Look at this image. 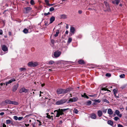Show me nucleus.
Wrapping results in <instances>:
<instances>
[{
	"instance_id": "nucleus-43",
	"label": "nucleus",
	"mask_w": 127,
	"mask_h": 127,
	"mask_svg": "<svg viewBox=\"0 0 127 127\" xmlns=\"http://www.w3.org/2000/svg\"><path fill=\"white\" fill-rule=\"evenodd\" d=\"M119 118L118 117H115L114 118V119L116 121H117L119 119Z\"/></svg>"
},
{
	"instance_id": "nucleus-3",
	"label": "nucleus",
	"mask_w": 127,
	"mask_h": 127,
	"mask_svg": "<svg viewBox=\"0 0 127 127\" xmlns=\"http://www.w3.org/2000/svg\"><path fill=\"white\" fill-rule=\"evenodd\" d=\"M57 112L56 115V117H58L60 115H62L64 114L63 112L60 109H59L58 110H55L54 111V112Z\"/></svg>"
},
{
	"instance_id": "nucleus-14",
	"label": "nucleus",
	"mask_w": 127,
	"mask_h": 127,
	"mask_svg": "<svg viewBox=\"0 0 127 127\" xmlns=\"http://www.w3.org/2000/svg\"><path fill=\"white\" fill-rule=\"evenodd\" d=\"M60 18L61 19H65L66 18V16L65 15H61L60 16Z\"/></svg>"
},
{
	"instance_id": "nucleus-32",
	"label": "nucleus",
	"mask_w": 127,
	"mask_h": 127,
	"mask_svg": "<svg viewBox=\"0 0 127 127\" xmlns=\"http://www.w3.org/2000/svg\"><path fill=\"white\" fill-rule=\"evenodd\" d=\"M19 70L21 71H24L26 70V68L23 67L21 68H19Z\"/></svg>"
},
{
	"instance_id": "nucleus-34",
	"label": "nucleus",
	"mask_w": 127,
	"mask_h": 127,
	"mask_svg": "<svg viewBox=\"0 0 127 127\" xmlns=\"http://www.w3.org/2000/svg\"><path fill=\"white\" fill-rule=\"evenodd\" d=\"M59 31L58 30L56 32V34H55L54 35V36L55 37H56L57 36H58V34L59 33Z\"/></svg>"
},
{
	"instance_id": "nucleus-61",
	"label": "nucleus",
	"mask_w": 127,
	"mask_h": 127,
	"mask_svg": "<svg viewBox=\"0 0 127 127\" xmlns=\"http://www.w3.org/2000/svg\"><path fill=\"white\" fill-rule=\"evenodd\" d=\"M95 95H90V96L91 97H94L95 96Z\"/></svg>"
},
{
	"instance_id": "nucleus-21",
	"label": "nucleus",
	"mask_w": 127,
	"mask_h": 127,
	"mask_svg": "<svg viewBox=\"0 0 127 127\" xmlns=\"http://www.w3.org/2000/svg\"><path fill=\"white\" fill-rule=\"evenodd\" d=\"M108 113L109 115H112L113 114V112L111 109H109L108 110Z\"/></svg>"
},
{
	"instance_id": "nucleus-51",
	"label": "nucleus",
	"mask_w": 127,
	"mask_h": 127,
	"mask_svg": "<svg viewBox=\"0 0 127 127\" xmlns=\"http://www.w3.org/2000/svg\"><path fill=\"white\" fill-rule=\"evenodd\" d=\"M104 101L108 103H109V101L108 100H107L106 99H104Z\"/></svg>"
},
{
	"instance_id": "nucleus-46",
	"label": "nucleus",
	"mask_w": 127,
	"mask_h": 127,
	"mask_svg": "<svg viewBox=\"0 0 127 127\" xmlns=\"http://www.w3.org/2000/svg\"><path fill=\"white\" fill-rule=\"evenodd\" d=\"M50 14V13L49 12H48L47 13H44V16H47V15H48L49 14Z\"/></svg>"
},
{
	"instance_id": "nucleus-40",
	"label": "nucleus",
	"mask_w": 127,
	"mask_h": 127,
	"mask_svg": "<svg viewBox=\"0 0 127 127\" xmlns=\"http://www.w3.org/2000/svg\"><path fill=\"white\" fill-rule=\"evenodd\" d=\"M31 4L32 5H33L34 4V2L33 0H31L30 1Z\"/></svg>"
},
{
	"instance_id": "nucleus-56",
	"label": "nucleus",
	"mask_w": 127,
	"mask_h": 127,
	"mask_svg": "<svg viewBox=\"0 0 127 127\" xmlns=\"http://www.w3.org/2000/svg\"><path fill=\"white\" fill-rule=\"evenodd\" d=\"M78 13L79 14H81L82 13V11L81 10H79L78 11Z\"/></svg>"
},
{
	"instance_id": "nucleus-25",
	"label": "nucleus",
	"mask_w": 127,
	"mask_h": 127,
	"mask_svg": "<svg viewBox=\"0 0 127 127\" xmlns=\"http://www.w3.org/2000/svg\"><path fill=\"white\" fill-rule=\"evenodd\" d=\"M11 104H13L14 105H18V103L17 102L12 101Z\"/></svg>"
},
{
	"instance_id": "nucleus-35",
	"label": "nucleus",
	"mask_w": 127,
	"mask_h": 127,
	"mask_svg": "<svg viewBox=\"0 0 127 127\" xmlns=\"http://www.w3.org/2000/svg\"><path fill=\"white\" fill-rule=\"evenodd\" d=\"M125 75L124 74H121L120 75V77L121 78H125Z\"/></svg>"
},
{
	"instance_id": "nucleus-22",
	"label": "nucleus",
	"mask_w": 127,
	"mask_h": 127,
	"mask_svg": "<svg viewBox=\"0 0 127 127\" xmlns=\"http://www.w3.org/2000/svg\"><path fill=\"white\" fill-rule=\"evenodd\" d=\"M11 101L9 99H6L5 101V102L8 104H11Z\"/></svg>"
},
{
	"instance_id": "nucleus-8",
	"label": "nucleus",
	"mask_w": 127,
	"mask_h": 127,
	"mask_svg": "<svg viewBox=\"0 0 127 127\" xmlns=\"http://www.w3.org/2000/svg\"><path fill=\"white\" fill-rule=\"evenodd\" d=\"M1 48L2 50L4 52H5L8 51V48L5 45H2L1 46Z\"/></svg>"
},
{
	"instance_id": "nucleus-42",
	"label": "nucleus",
	"mask_w": 127,
	"mask_h": 127,
	"mask_svg": "<svg viewBox=\"0 0 127 127\" xmlns=\"http://www.w3.org/2000/svg\"><path fill=\"white\" fill-rule=\"evenodd\" d=\"M74 112L76 114H77L78 112V110L76 109H74Z\"/></svg>"
},
{
	"instance_id": "nucleus-57",
	"label": "nucleus",
	"mask_w": 127,
	"mask_h": 127,
	"mask_svg": "<svg viewBox=\"0 0 127 127\" xmlns=\"http://www.w3.org/2000/svg\"><path fill=\"white\" fill-rule=\"evenodd\" d=\"M119 109L122 110V111H123V110H124V108L123 107H121V108L120 107L119 108Z\"/></svg>"
},
{
	"instance_id": "nucleus-60",
	"label": "nucleus",
	"mask_w": 127,
	"mask_h": 127,
	"mask_svg": "<svg viewBox=\"0 0 127 127\" xmlns=\"http://www.w3.org/2000/svg\"><path fill=\"white\" fill-rule=\"evenodd\" d=\"M51 42L52 43H53V44H54V40H51Z\"/></svg>"
},
{
	"instance_id": "nucleus-59",
	"label": "nucleus",
	"mask_w": 127,
	"mask_h": 127,
	"mask_svg": "<svg viewBox=\"0 0 127 127\" xmlns=\"http://www.w3.org/2000/svg\"><path fill=\"white\" fill-rule=\"evenodd\" d=\"M54 5V4H49L48 5L49 6H53V5Z\"/></svg>"
},
{
	"instance_id": "nucleus-48",
	"label": "nucleus",
	"mask_w": 127,
	"mask_h": 127,
	"mask_svg": "<svg viewBox=\"0 0 127 127\" xmlns=\"http://www.w3.org/2000/svg\"><path fill=\"white\" fill-rule=\"evenodd\" d=\"M23 118V117H19L18 118V119L19 120H21Z\"/></svg>"
},
{
	"instance_id": "nucleus-33",
	"label": "nucleus",
	"mask_w": 127,
	"mask_h": 127,
	"mask_svg": "<svg viewBox=\"0 0 127 127\" xmlns=\"http://www.w3.org/2000/svg\"><path fill=\"white\" fill-rule=\"evenodd\" d=\"M72 40V39L71 37H68L67 42L69 43H70Z\"/></svg>"
},
{
	"instance_id": "nucleus-23",
	"label": "nucleus",
	"mask_w": 127,
	"mask_h": 127,
	"mask_svg": "<svg viewBox=\"0 0 127 127\" xmlns=\"http://www.w3.org/2000/svg\"><path fill=\"white\" fill-rule=\"evenodd\" d=\"M78 63L80 64H84L85 62L84 61L82 60H80L78 61Z\"/></svg>"
},
{
	"instance_id": "nucleus-20",
	"label": "nucleus",
	"mask_w": 127,
	"mask_h": 127,
	"mask_svg": "<svg viewBox=\"0 0 127 127\" xmlns=\"http://www.w3.org/2000/svg\"><path fill=\"white\" fill-rule=\"evenodd\" d=\"M107 122L108 124L109 125L111 126H113V122L111 120L108 121Z\"/></svg>"
},
{
	"instance_id": "nucleus-24",
	"label": "nucleus",
	"mask_w": 127,
	"mask_h": 127,
	"mask_svg": "<svg viewBox=\"0 0 127 127\" xmlns=\"http://www.w3.org/2000/svg\"><path fill=\"white\" fill-rule=\"evenodd\" d=\"M11 123H12V121L9 120H7L6 121V123L7 124H9Z\"/></svg>"
},
{
	"instance_id": "nucleus-44",
	"label": "nucleus",
	"mask_w": 127,
	"mask_h": 127,
	"mask_svg": "<svg viewBox=\"0 0 127 127\" xmlns=\"http://www.w3.org/2000/svg\"><path fill=\"white\" fill-rule=\"evenodd\" d=\"M14 119L15 120H17L18 119V118L16 116H14L13 117Z\"/></svg>"
},
{
	"instance_id": "nucleus-26",
	"label": "nucleus",
	"mask_w": 127,
	"mask_h": 127,
	"mask_svg": "<svg viewBox=\"0 0 127 127\" xmlns=\"http://www.w3.org/2000/svg\"><path fill=\"white\" fill-rule=\"evenodd\" d=\"M106 7L107 9L106 10H104V11H107L109 12V11H111V9L110 8H109V6H106Z\"/></svg>"
},
{
	"instance_id": "nucleus-17",
	"label": "nucleus",
	"mask_w": 127,
	"mask_h": 127,
	"mask_svg": "<svg viewBox=\"0 0 127 127\" xmlns=\"http://www.w3.org/2000/svg\"><path fill=\"white\" fill-rule=\"evenodd\" d=\"M112 3L113 4H116L118 5L120 2L119 0H113L112 1Z\"/></svg>"
},
{
	"instance_id": "nucleus-12",
	"label": "nucleus",
	"mask_w": 127,
	"mask_h": 127,
	"mask_svg": "<svg viewBox=\"0 0 127 127\" xmlns=\"http://www.w3.org/2000/svg\"><path fill=\"white\" fill-rule=\"evenodd\" d=\"M57 93L58 94H63V89H58L57 90Z\"/></svg>"
},
{
	"instance_id": "nucleus-16",
	"label": "nucleus",
	"mask_w": 127,
	"mask_h": 127,
	"mask_svg": "<svg viewBox=\"0 0 127 127\" xmlns=\"http://www.w3.org/2000/svg\"><path fill=\"white\" fill-rule=\"evenodd\" d=\"M97 114L99 117H100L101 116L102 114V111L99 110L97 111Z\"/></svg>"
},
{
	"instance_id": "nucleus-58",
	"label": "nucleus",
	"mask_w": 127,
	"mask_h": 127,
	"mask_svg": "<svg viewBox=\"0 0 127 127\" xmlns=\"http://www.w3.org/2000/svg\"><path fill=\"white\" fill-rule=\"evenodd\" d=\"M4 114V113L3 112H1L0 113V115L2 116Z\"/></svg>"
},
{
	"instance_id": "nucleus-52",
	"label": "nucleus",
	"mask_w": 127,
	"mask_h": 127,
	"mask_svg": "<svg viewBox=\"0 0 127 127\" xmlns=\"http://www.w3.org/2000/svg\"><path fill=\"white\" fill-rule=\"evenodd\" d=\"M118 127H123V126L122 125L119 124L118 125Z\"/></svg>"
},
{
	"instance_id": "nucleus-9",
	"label": "nucleus",
	"mask_w": 127,
	"mask_h": 127,
	"mask_svg": "<svg viewBox=\"0 0 127 127\" xmlns=\"http://www.w3.org/2000/svg\"><path fill=\"white\" fill-rule=\"evenodd\" d=\"M75 31V28L73 27H71L70 28V31L71 33H70V34L71 35L72 34H73L74 32Z\"/></svg>"
},
{
	"instance_id": "nucleus-10",
	"label": "nucleus",
	"mask_w": 127,
	"mask_h": 127,
	"mask_svg": "<svg viewBox=\"0 0 127 127\" xmlns=\"http://www.w3.org/2000/svg\"><path fill=\"white\" fill-rule=\"evenodd\" d=\"M15 80L14 78H13L10 80L6 82L5 83L6 85L7 86V85L11 83L12 82L15 81Z\"/></svg>"
},
{
	"instance_id": "nucleus-53",
	"label": "nucleus",
	"mask_w": 127,
	"mask_h": 127,
	"mask_svg": "<svg viewBox=\"0 0 127 127\" xmlns=\"http://www.w3.org/2000/svg\"><path fill=\"white\" fill-rule=\"evenodd\" d=\"M3 34V31L2 30L0 29V34L2 35Z\"/></svg>"
},
{
	"instance_id": "nucleus-27",
	"label": "nucleus",
	"mask_w": 127,
	"mask_h": 127,
	"mask_svg": "<svg viewBox=\"0 0 127 127\" xmlns=\"http://www.w3.org/2000/svg\"><path fill=\"white\" fill-rule=\"evenodd\" d=\"M81 95L82 97L86 98L87 99H88L89 98V97L86 95L85 93L83 95Z\"/></svg>"
},
{
	"instance_id": "nucleus-4",
	"label": "nucleus",
	"mask_w": 127,
	"mask_h": 127,
	"mask_svg": "<svg viewBox=\"0 0 127 127\" xmlns=\"http://www.w3.org/2000/svg\"><path fill=\"white\" fill-rule=\"evenodd\" d=\"M78 100V98L77 97H74L71 98H69L68 100L67 103L75 102L77 101Z\"/></svg>"
},
{
	"instance_id": "nucleus-1",
	"label": "nucleus",
	"mask_w": 127,
	"mask_h": 127,
	"mask_svg": "<svg viewBox=\"0 0 127 127\" xmlns=\"http://www.w3.org/2000/svg\"><path fill=\"white\" fill-rule=\"evenodd\" d=\"M61 52L59 50L56 51L53 53V55L54 57L53 56V58H57L59 57L61 55Z\"/></svg>"
},
{
	"instance_id": "nucleus-29",
	"label": "nucleus",
	"mask_w": 127,
	"mask_h": 127,
	"mask_svg": "<svg viewBox=\"0 0 127 127\" xmlns=\"http://www.w3.org/2000/svg\"><path fill=\"white\" fill-rule=\"evenodd\" d=\"M23 32L25 33H27L28 32V30L27 29L25 28L23 31Z\"/></svg>"
},
{
	"instance_id": "nucleus-39",
	"label": "nucleus",
	"mask_w": 127,
	"mask_h": 127,
	"mask_svg": "<svg viewBox=\"0 0 127 127\" xmlns=\"http://www.w3.org/2000/svg\"><path fill=\"white\" fill-rule=\"evenodd\" d=\"M54 10V8L53 7H51L49 9V10L50 11H52Z\"/></svg>"
},
{
	"instance_id": "nucleus-2",
	"label": "nucleus",
	"mask_w": 127,
	"mask_h": 127,
	"mask_svg": "<svg viewBox=\"0 0 127 127\" xmlns=\"http://www.w3.org/2000/svg\"><path fill=\"white\" fill-rule=\"evenodd\" d=\"M38 65V64L37 62H29L28 64V66L30 67H35Z\"/></svg>"
},
{
	"instance_id": "nucleus-64",
	"label": "nucleus",
	"mask_w": 127,
	"mask_h": 127,
	"mask_svg": "<svg viewBox=\"0 0 127 127\" xmlns=\"http://www.w3.org/2000/svg\"><path fill=\"white\" fill-rule=\"evenodd\" d=\"M8 34L10 36L11 35V32H8Z\"/></svg>"
},
{
	"instance_id": "nucleus-50",
	"label": "nucleus",
	"mask_w": 127,
	"mask_h": 127,
	"mask_svg": "<svg viewBox=\"0 0 127 127\" xmlns=\"http://www.w3.org/2000/svg\"><path fill=\"white\" fill-rule=\"evenodd\" d=\"M107 109H105L103 110V112L104 113H105L107 112Z\"/></svg>"
},
{
	"instance_id": "nucleus-49",
	"label": "nucleus",
	"mask_w": 127,
	"mask_h": 127,
	"mask_svg": "<svg viewBox=\"0 0 127 127\" xmlns=\"http://www.w3.org/2000/svg\"><path fill=\"white\" fill-rule=\"evenodd\" d=\"M68 109V108L62 109H61L63 112H64V111H65L66 110Z\"/></svg>"
},
{
	"instance_id": "nucleus-63",
	"label": "nucleus",
	"mask_w": 127,
	"mask_h": 127,
	"mask_svg": "<svg viewBox=\"0 0 127 127\" xmlns=\"http://www.w3.org/2000/svg\"><path fill=\"white\" fill-rule=\"evenodd\" d=\"M3 127H6V125L4 124H3Z\"/></svg>"
},
{
	"instance_id": "nucleus-54",
	"label": "nucleus",
	"mask_w": 127,
	"mask_h": 127,
	"mask_svg": "<svg viewBox=\"0 0 127 127\" xmlns=\"http://www.w3.org/2000/svg\"><path fill=\"white\" fill-rule=\"evenodd\" d=\"M37 121L39 122V124H38V125L39 126H40L41 125V123L40 121H39V120H37Z\"/></svg>"
},
{
	"instance_id": "nucleus-19",
	"label": "nucleus",
	"mask_w": 127,
	"mask_h": 127,
	"mask_svg": "<svg viewBox=\"0 0 127 127\" xmlns=\"http://www.w3.org/2000/svg\"><path fill=\"white\" fill-rule=\"evenodd\" d=\"M55 20V18L54 16H52L51 17L50 19V22L49 24H51L53 23V22Z\"/></svg>"
},
{
	"instance_id": "nucleus-11",
	"label": "nucleus",
	"mask_w": 127,
	"mask_h": 127,
	"mask_svg": "<svg viewBox=\"0 0 127 127\" xmlns=\"http://www.w3.org/2000/svg\"><path fill=\"white\" fill-rule=\"evenodd\" d=\"M18 84H17L14 86L13 87L12 89V91L13 92H15L17 90L18 87Z\"/></svg>"
},
{
	"instance_id": "nucleus-5",
	"label": "nucleus",
	"mask_w": 127,
	"mask_h": 127,
	"mask_svg": "<svg viewBox=\"0 0 127 127\" xmlns=\"http://www.w3.org/2000/svg\"><path fill=\"white\" fill-rule=\"evenodd\" d=\"M66 101V99H62L56 101L55 103L56 105H60L65 103Z\"/></svg>"
},
{
	"instance_id": "nucleus-45",
	"label": "nucleus",
	"mask_w": 127,
	"mask_h": 127,
	"mask_svg": "<svg viewBox=\"0 0 127 127\" xmlns=\"http://www.w3.org/2000/svg\"><path fill=\"white\" fill-rule=\"evenodd\" d=\"M45 2L46 3V4L48 5L49 4V1L48 0H45Z\"/></svg>"
},
{
	"instance_id": "nucleus-36",
	"label": "nucleus",
	"mask_w": 127,
	"mask_h": 127,
	"mask_svg": "<svg viewBox=\"0 0 127 127\" xmlns=\"http://www.w3.org/2000/svg\"><path fill=\"white\" fill-rule=\"evenodd\" d=\"M104 3L106 7L109 6V5L108 3L106 1H104Z\"/></svg>"
},
{
	"instance_id": "nucleus-28",
	"label": "nucleus",
	"mask_w": 127,
	"mask_h": 127,
	"mask_svg": "<svg viewBox=\"0 0 127 127\" xmlns=\"http://www.w3.org/2000/svg\"><path fill=\"white\" fill-rule=\"evenodd\" d=\"M54 63L55 62L54 61L52 60H50L48 64L50 65H51L54 64Z\"/></svg>"
},
{
	"instance_id": "nucleus-37",
	"label": "nucleus",
	"mask_w": 127,
	"mask_h": 127,
	"mask_svg": "<svg viewBox=\"0 0 127 127\" xmlns=\"http://www.w3.org/2000/svg\"><path fill=\"white\" fill-rule=\"evenodd\" d=\"M113 91L114 94H116L117 93V91L115 89L113 90Z\"/></svg>"
},
{
	"instance_id": "nucleus-15",
	"label": "nucleus",
	"mask_w": 127,
	"mask_h": 127,
	"mask_svg": "<svg viewBox=\"0 0 127 127\" xmlns=\"http://www.w3.org/2000/svg\"><path fill=\"white\" fill-rule=\"evenodd\" d=\"M115 113L119 117H121L122 116V115L121 114H120V112L118 110H116L115 112Z\"/></svg>"
},
{
	"instance_id": "nucleus-62",
	"label": "nucleus",
	"mask_w": 127,
	"mask_h": 127,
	"mask_svg": "<svg viewBox=\"0 0 127 127\" xmlns=\"http://www.w3.org/2000/svg\"><path fill=\"white\" fill-rule=\"evenodd\" d=\"M65 27L67 29L68 28V26L67 24H66V25L65 26Z\"/></svg>"
},
{
	"instance_id": "nucleus-55",
	"label": "nucleus",
	"mask_w": 127,
	"mask_h": 127,
	"mask_svg": "<svg viewBox=\"0 0 127 127\" xmlns=\"http://www.w3.org/2000/svg\"><path fill=\"white\" fill-rule=\"evenodd\" d=\"M46 117L48 118L51 119L50 116L48 115H47Z\"/></svg>"
},
{
	"instance_id": "nucleus-13",
	"label": "nucleus",
	"mask_w": 127,
	"mask_h": 127,
	"mask_svg": "<svg viewBox=\"0 0 127 127\" xmlns=\"http://www.w3.org/2000/svg\"><path fill=\"white\" fill-rule=\"evenodd\" d=\"M70 90V89L68 88L66 89H63V94H66Z\"/></svg>"
},
{
	"instance_id": "nucleus-31",
	"label": "nucleus",
	"mask_w": 127,
	"mask_h": 127,
	"mask_svg": "<svg viewBox=\"0 0 127 127\" xmlns=\"http://www.w3.org/2000/svg\"><path fill=\"white\" fill-rule=\"evenodd\" d=\"M101 90H104V91H109V92H111L110 90H108L106 88H102Z\"/></svg>"
},
{
	"instance_id": "nucleus-7",
	"label": "nucleus",
	"mask_w": 127,
	"mask_h": 127,
	"mask_svg": "<svg viewBox=\"0 0 127 127\" xmlns=\"http://www.w3.org/2000/svg\"><path fill=\"white\" fill-rule=\"evenodd\" d=\"M24 9L25 10V12L26 13H27L29 12H31L32 10V8L30 7L24 8Z\"/></svg>"
},
{
	"instance_id": "nucleus-47",
	"label": "nucleus",
	"mask_w": 127,
	"mask_h": 127,
	"mask_svg": "<svg viewBox=\"0 0 127 127\" xmlns=\"http://www.w3.org/2000/svg\"><path fill=\"white\" fill-rule=\"evenodd\" d=\"M45 26H48L49 24H48V21H45Z\"/></svg>"
},
{
	"instance_id": "nucleus-6",
	"label": "nucleus",
	"mask_w": 127,
	"mask_h": 127,
	"mask_svg": "<svg viewBox=\"0 0 127 127\" xmlns=\"http://www.w3.org/2000/svg\"><path fill=\"white\" fill-rule=\"evenodd\" d=\"M28 90L26 89L25 88H21L19 90V92L20 93H21L23 92L27 93L28 92Z\"/></svg>"
},
{
	"instance_id": "nucleus-30",
	"label": "nucleus",
	"mask_w": 127,
	"mask_h": 127,
	"mask_svg": "<svg viewBox=\"0 0 127 127\" xmlns=\"http://www.w3.org/2000/svg\"><path fill=\"white\" fill-rule=\"evenodd\" d=\"M92 102L91 101L88 100L86 102V105H89L91 104Z\"/></svg>"
},
{
	"instance_id": "nucleus-41",
	"label": "nucleus",
	"mask_w": 127,
	"mask_h": 127,
	"mask_svg": "<svg viewBox=\"0 0 127 127\" xmlns=\"http://www.w3.org/2000/svg\"><path fill=\"white\" fill-rule=\"evenodd\" d=\"M105 76H106L110 77L111 76V74L109 73H107L106 74Z\"/></svg>"
},
{
	"instance_id": "nucleus-38",
	"label": "nucleus",
	"mask_w": 127,
	"mask_h": 127,
	"mask_svg": "<svg viewBox=\"0 0 127 127\" xmlns=\"http://www.w3.org/2000/svg\"><path fill=\"white\" fill-rule=\"evenodd\" d=\"M94 101L96 102H98V103H100V102L101 101L99 99H95V100Z\"/></svg>"
},
{
	"instance_id": "nucleus-18",
	"label": "nucleus",
	"mask_w": 127,
	"mask_h": 127,
	"mask_svg": "<svg viewBox=\"0 0 127 127\" xmlns=\"http://www.w3.org/2000/svg\"><path fill=\"white\" fill-rule=\"evenodd\" d=\"M90 117L92 119H95L96 118L95 114H91Z\"/></svg>"
}]
</instances>
